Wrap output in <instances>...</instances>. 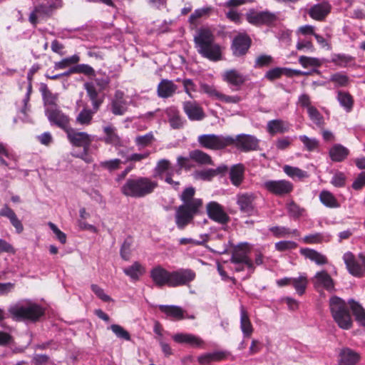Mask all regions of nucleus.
<instances>
[{
    "instance_id": "15",
    "label": "nucleus",
    "mask_w": 365,
    "mask_h": 365,
    "mask_svg": "<svg viewBox=\"0 0 365 365\" xmlns=\"http://www.w3.org/2000/svg\"><path fill=\"white\" fill-rule=\"evenodd\" d=\"M66 133L68 140L71 144L77 147H83L87 149L93 140L92 137L86 132H78L69 127Z\"/></svg>"
},
{
    "instance_id": "14",
    "label": "nucleus",
    "mask_w": 365,
    "mask_h": 365,
    "mask_svg": "<svg viewBox=\"0 0 365 365\" xmlns=\"http://www.w3.org/2000/svg\"><path fill=\"white\" fill-rule=\"evenodd\" d=\"M233 144L235 146L244 152L256 150L259 147V140L251 135L240 134L235 138L232 137Z\"/></svg>"
},
{
    "instance_id": "50",
    "label": "nucleus",
    "mask_w": 365,
    "mask_h": 365,
    "mask_svg": "<svg viewBox=\"0 0 365 365\" xmlns=\"http://www.w3.org/2000/svg\"><path fill=\"white\" fill-rule=\"evenodd\" d=\"M154 140V135L152 132H150L145 135L137 136L135 138L134 142L138 147V149H142L150 145Z\"/></svg>"
},
{
    "instance_id": "38",
    "label": "nucleus",
    "mask_w": 365,
    "mask_h": 365,
    "mask_svg": "<svg viewBox=\"0 0 365 365\" xmlns=\"http://www.w3.org/2000/svg\"><path fill=\"white\" fill-rule=\"evenodd\" d=\"M240 329L245 337H250L253 332V327L248 314L243 307L240 309Z\"/></svg>"
},
{
    "instance_id": "29",
    "label": "nucleus",
    "mask_w": 365,
    "mask_h": 365,
    "mask_svg": "<svg viewBox=\"0 0 365 365\" xmlns=\"http://www.w3.org/2000/svg\"><path fill=\"white\" fill-rule=\"evenodd\" d=\"M173 340L180 344H187L192 346L198 347L203 344V341L191 334L178 333L173 336Z\"/></svg>"
},
{
    "instance_id": "52",
    "label": "nucleus",
    "mask_w": 365,
    "mask_h": 365,
    "mask_svg": "<svg viewBox=\"0 0 365 365\" xmlns=\"http://www.w3.org/2000/svg\"><path fill=\"white\" fill-rule=\"evenodd\" d=\"M310 120L319 128L324 125V117L315 107H310L307 110Z\"/></svg>"
},
{
    "instance_id": "49",
    "label": "nucleus",
    "mask_w": 365,
    "mask_h": 365,
    "mask_svg": "<svg viewBox=\"0 0 365 365\" xmlns=\"http://www.w3.org/2000/svg\"><path fill=\"white\" fill-rule=\"evenodd\" d=\"M227 170V166H220L216 170L208 169L206 170L197 172L196 173V176L197 178L203 180H210L214 176H215L218 173L225 172Z\"/></svg>"
},
{
    "instance_id": "44",
    "label": "nucleus",
    "mask_w": 365,
    "mask_h": 365,
    "mask_svg": "<svg viewBox=\"0 0 365 365\" xmlns=\"http://www.w3.org/2000/svg\"><path fill=\"white\" fill-rule=\"evenodd\" d=\"M337 100L346 112H350L352 110L354 100L349 93L339 91L337 94Z\"/></svg>"
},
{
    "instance_id": "48",
    "label": "nucleus",
    "mask_w": 365,
    "mask_h": 365,
    "mask_svg": "<svg viewBox=\"0 0 365 365\" xmlns=\"http://www.w3.org/2000/svg\"><path fill=\"white\" fill-rule=\"evenodd\" d=\"M270 232L276 237H286L289 235L299 236V232L297 230H291L285 227L275 226L269 228Z\"/></svg>"
},
{
    "instance_id": "25",
    "label": "nucleus",
    "mask_w": 365,
    "mask_h": 365,
    "mask_svg": "<svg viewBox=\"0 0 365 365\" xmlns=\"http://www.w3.org/2000/svg\"><path fill=\"white\" fill-rule=\"evenodd\" d=\"M331 9V6L328 2L323 1L312 6L308 14L312 19L316 21H323L330 13Z\"/></svg>"
},
{
    "instance_id": "46",
    "label": "nucleus",
    "mask_w": 365,
    "mask_h": 365,
    "mask_svg": "<svg viewBox=\"0 0 365 365\" xmlns=\"http://www.w3.org/2000/svg\"><path fill=\"white\" fill-rule=\"evenodd\" d=\"M349 154V150L341 145H336L331 148L329 155L334 161L343 160Z\"/></svg>"
},
{
    "instance_id": "35",
    "label": "nucleus",
    "mask_w": 365,
    "mask_h": 365,
    "mask_svg": "<svg viewBox=\"0 0 365 365\" xmlns=\"http://www.w3.org/2000/svg\"><path fill=\"white\" fill-rule=\"evenodd\" d=\"M123 272L133 280H138L145 272V268L140 262H135L130 266L123 269Z\"/></svg>"
},
{
    "instance_id": "41",
    "label": "nucleus",
    "mask_w": 365,
    "mask_h": 365,
    "mask_svg": "<svg viewBox=\"0 0 365 365\" xmlns=\"http://www.w3.org/2000/svg\"><path fill=\"white\" fill-rule=\"evenodd\" d=\"M97 110H90L88 108H83L76 116V123L81 125H91L94 113Z\"/></svg>"
},
{
    "instance_id": "43",
    "label": "nucleus",
    "mask_w": 365,
    "mask_h": 365,
    "mask_svg": "<svg viewBox=\"0 0 365 365\" xmlns=\"http://www.w3.org/2000/svg\"><path fill=\"white\" fill-rule=\"evenodd\" d=\"M307 284L308 279L305 274L292 278V285L299 295H302L305 292Z\"/></svg>"
},
{
    "instance_id": "33",
    "label": "nucleus",
    "mask_w": 365,
    "mask_h": 365,
    "mask_svg": "<svg viewBox=\"0 0 365 365\" xmlns=\"http://www.w3.org/2000/svg\"><path fill=\"white\" fill-rule=\"evenodd\" d=\"M245 167L242 164L232 165L229 172L232 184L236 187L241 185L244 180Z\"/></svg>"
},
{
    "instance_id": "40",
    "label": "nucleus",
    "mask_w": 365,
    "mask_h": 365,
    "mask_svg": "<svg viewBox=\"0 0 365 365\" xmlns=\"http://www.w3.org/2000/svg\"><path fill=\"white\" fill-rule=\"evenodd\" d=\"M170 125L173 128H180L182 126V118L180 115L179 110L175 107H170L166 110Z\"/></svg>"
},
{
    "instance_id": "12",
    "label": "nucleus",
    "mask_w": 365,
    "mask_h": 365,
    "mask_svg": "<svg viewBox=\"0 0 365 365\" xmlns=\"http://www.w3.org/2000/svg\"><path fill=\"white\" fill-rule=\"evenodd\" d=\"M45 114L52 125H55L65 131L69 128V117L58 107L46 108Z\"/></svg>"
},
{
    "instance_id": "31",
    "label": "nucleus",
    "mask_w": 365,
    "mask_h": 365,
    "mask_svg": "<svg viewBox=\"0 0 365 365\" xmlns=\"http://www.w3.org/2000/svg\"><path fill=\"white\" fill-rule=\"evenodd\" d=\"M53 7L51 6H46L43 4H40L36 6L34 11L30 14L29 16V21L30 23L36 26L38 23V18H44L51 14Z\"/></svg>"
},
{
    "instance_id": "13",
    "label": "nucleus",
    "mask_w": 365,
    "mask_h": 365,
    "mask_svg": "<svg viewBox=\"0 0 365 365\" xmlns=\"http://www.w3.org/2000/svg\"><path fill=\"white\" fill-rule=\"evenodd\" d=\"M222 79L227 83L233 91H240L245 83L246 78L236 69H229L222 73Z\"/></svg>"
},
{
    "instance_id": "32",
    "label": "nucleus",
    "mask_w": 365,
    "mask_h": 365,
    "mask_svg": "<svg viewBox=\"0 0 365 365\" xmlns=\"http://www.w3.org/2000/svg\"><path fill=\"white\" fill-rule=\"evenodd\" d=\"M299 252L304 257L315 262L318 265H322L328 263L327 257L317 250L309 248H302Z\"/></svg>"
},
{
    "instance_id": "19",
    "label": "nucleus",
    "mask_w": 365,
    "mask_h": 365,
    "mask_svg": "<svg viewBox=\"0 0 365 365\" xmlns=\"http://www.w3.org/2000/svg\"><path fill=\"white\" fill-rule=\"evenodd\" d=\"M251 44L250 38L245 34H240L236 36L232 43L231 48L236 56L245 55Z\"/></svg>"
},
{
    "instance_id": "27",
    "label": "nucleus",
    "mask_w": 365,
    "mask_h": 365,
    "mask_svg": "<svg viewBox=\"0 0 365 365\" xmlns=\"http://www.w3.org/2000/svg\"><path fill=\"white\" fill-rule=\"evenodd\" d=\"M313 283L316 287H323L327 290L334 288L333 280L326 271L317 272L313 278Z\"/></svg>"
},
{
    "instance_id": "60",
    "label": "nucleus",
    "mask_w": 365,
    "mask_h": 365,
    "mask_svg": "<svg viewBox=\"0 0 365 365\" xmlns=\"http://www.w3.org/2000/svg\"><path fill=\"white\" fill-rule=\"evenodd\" d=\"M330 81L336 86L344 87L349 84V77L341 73H336L331 76Z\"/></svg>"
},
{
    "instance_id": "61",
    "label": "nucleus",
    "mask_w": 365,
    "mask_h": 365,
    "mask_svg": "<svg viewBox=\"0 0 365 365\" xmlns=\"http://www.w3.org/2000/svg\"><path fill=\"white\" fill-rule=\"evenodd\" d=\"M121 163L122 162L120 159L115 158L109 160L101 161L100 163V166L111 172L119 169Z\"/></svg>"
},
{
    "instance_id": "4",
    "label": "nucleus",
    "mask_w": 365,
    "mask_h": 365,
    "mask_svg": "<svg viewBox=\"0 0 365 365\" xmlns=\"http://www.w3.org/2000/svg\"><path fill=\"white\" fill-rule=\"evenodd\" d=\"M8 311L15 320L36 321L43 314L42 307L31 301L19 302L10 306Z\"/></svg>"
},
{
    "instance_id": "9",
    "label": "nucleus",
    "mask_w": 365,
    "mask_h": 365,
    "mask_svg": "<svg viewBox=\"0 0 365 365\" xmlns=\"http://www.w3.org/2000/svg\"><path fill=\"white\" fill-rule=\"evenodd\" d=\"M196 274L190 269H180L170 272V287L187 285L195 279Z\"/></svg>"
},
{
    "instance_id": "30",
    "label": "nucleus",
    "mask_w": 365,
    "mask_h": 365,
    "mask_svg": "<svg viewBox=\"0 0 365 365\" xmlns=\"http://www.w3.org/2000/svg\"><path fill=\"white\" fill-rule=\"evenodd\" d=\"M40 91L42 94L45 109L58 107V95L57 93H53L46 84H41Z\"/></svg>"
},
{
    "instance_id": "21",
    "label": "nucleus",
    "mask_w": 365,
    "mask_h": 365,
    "mask_svg": "<svg viewBox=\"0 0 365 365\" xmlns=\"http://www.w3.org/2000/svg\"><path fill=\"white\" fill-rule=\"evenodd\" d=\"M150 278L158 287H170V272L161 266H156L150 270Z\"/></svg>"
},
{
    "instance_id": "63",
    "label": "nucleus",
    "mask_w": 365,
    "mask_h": 365,
    "mask_svg": "<svg viewBox=\"0 0 365 365\" xmlns=\"http://www.w3.org/2000/svg\"><path fill=\"white\" fill-rule=\"evenodd\" d=\"M150 152L145 151L142 153H132L131 155H127L125 158V163L128 162H133V163H137V162H141L142 160L148 158L150 156Z\"/></svg>"
},
{
    "instance_id": "24",
    "label": "nucleus",
    "mask_w": 365,
    "mask_h": 365,
    "mask_svg": "<svg viewBox=\"0 0 365 365\" xmlns=\"http://www.w3.org/2000/svg\"><path fill=\"white\" fill-rule=\"evenodd\" d=\"M255 196L252 193H242L237 196V204L242 212L250 215L254 211Z\"/></svg>"
},
{
    "instance_id": "36",
    "label": "nucleus",
    "mask_w": 365,
    "mask_h": 365,
    "mask_svg": "<svg viewBox=\"0 0 365 365\" xmlns=\"http://www.w3.org/2000/svg\"><path fill=\"white\" fill-rule=\"evenodd\" d=\"M84 88L86 89L88 96L92 101L93 108L95 110H98L102 101L98 99V95L100 91L98 88L93 82H88L84 84Z\"/></svg>"
},
{
    "instance_id": "2",
    "label": "nucleus",
    "mask_w": 365,
    "mask_h": 365,
    "mask_svg": "<svg viewBox=\"0 0 365 365\" xmlns=\"http://www.w3.org/2000/svg\"><path fill=\"white\" fill-rule=\"evenodd\" d=\"M158 187V182L148 178L140 177L128 179L121 188L122 192L128 197L140 198L150 193Z\"/></svg>"
},
{
    "instance_id": "62",
    "label": "nucleus",
    "mask_w": 365,
    "mask_h": 365,
    "mask_svg": "<svg viewBox=\"0 0 365 365\" xmlns=\"http://www.w3.org/2000/svg\"><path fill=\"white\" fill-rule=\"evenodd\" d=\"M324 240V236L319 232L312 233L304 236L302 238L303 242L306 244H319Z\"/></svg>"
},
{
    "instance_id": "1",
    "label": "nucleus",
    "mask_w": 365,
    "mask_h": 365,
    "mask_svg": "<svg viewBox=\"0 0 365 365\" xmlns=\"http://www.w3.org/2000/svg\"><path fill=\"white\" fill-rule=\"evenodd\" d=\"M215 40L213 32L206 27L197 29L194 36L195 48L197 53L211 61L222 59V48Z\"/></svg>"
},
{
    "instance_id": "8",
    "label": "nucleus",
    "mask_w": 365,
    "mask_h": 365,
    "mask_svg": "<svg viewBox=\"0 0 365 365\" xmlns=\"http://www.w3.org/2000/svg\"><path fill=\"white\" fill-rule=\"evenodd\" d=\"M173 172L174 170L171 166L170 162L168 160L162 159L157 163L154 170V176L161 179L164 178L166 182L173 185L174 188L178 189L180 183L172 179Z\"/></svg>"
},
{
    "instance_id": "7",
    "label": "nucleus",
    "mask_w": 365,
    "mask_h": 365,
    "mask_svg": "<svg viewBox=\"0 0 365 365\" xmlns=\"http://www.w3.org/2000/svg\"><path fill=\"white\" fill-rule=\"evenodd\" d=\"M250 251V247L248 243L242 242L238 244L232 250L231 262L234 264H244L247 268L253 270V263L248 257Z\"/></svg>"
},
{
    "instance_id": "57",
    "label": "nucleus",
    "mask_w": 365,
    "mask_h": 365,
    "mask_svg": "<svg viewBox=\"0 0 365 365\" xmlns=\"http://www.w3.org/2000/svg\"><path fill=\"white\" fill-rule=\"evenodd\" d=\"M299 62L304 68L319 67L322 65V62L319 58L304 56L299 58Z\"/></svg>"
},
{
    "instance_id": "10",
    "label": "nucleus",
    "mask_w": 365,
    "mask_h": 365,
    "mask_svg": "<svg viewBox=\"0 0 365 365\" xmlns=\"http://www.w3.org/2000/svg\"><path fill=\"white\" fill-rule=\"evenodd\" d=\"M246 19L250 24L255 26L269 25L277 20V16L274 13L268 11H255L251 10L246 14Z\"/></svg>"
},
{
    "instance_id": "58",
    "label": "nucleus",
    "mask_w": 365,
    "mask_h": 365,
    "mask_svg": "<svg viewBox=\"0 0 365 365\" xmlns=\"http://www.w3.org/2000/svg\"><path fill=\"white\" fill-rule=\"evenodd\" d=\"M274 247L279 252H285L294 250L297 247V244L291 240H282L275 243Z\"/></svg>"
},
{
    "instance_id": "34",
    "label": "nucleus",
    "mask_w": 365,
    "mask_h": 365,
    "mask_svg": "<svg viewBox=\"0 0 365 365\" xmlns=\"http://www.w3.org/2000/svg\"><path fill=\"white\" fill-rule=\"evenodd\" d=\"M289 128L290 125L287 122L280 119L269 120L267 125V132L272 135L277 133H284L287 132Z\"/></svg>"
},
{
    "instance_id": "17",
    "label": "nucleus",
    "mask_w": 365,
    "mask_h": 365,
    "mask_svg": "<svg viewBox=\"0 0 365 365\" xmlns=\"http://www.w3.org/2000/svg\"><path fill=\"white\" fill-rule=\"evenodd\" d=\"M129 103L121 91H116L110 102V110L115 115H124L128 108Z\"/></svg>"
},
{
    "instance_id": "54",
    "label": "nucleus",
    "mask_w": 365,
    "mask_h": 365,
    "mask_svg": "<svg viewBox=\"0 0 365 365\" xmlns=\"http://www.w3.org/2000/svg\"><path fill=\"white\" fill-rule=\"evenodd\" d=\"M80 61V57L78 55H73L68 58H63L61 61L56 62L54 68L56 70L64 69L71 64L77 63Z\"/></svg>"
},
{
    "instance_id": "53",
    "label": "nucleus",
    "mask_w": 365,
    "mask_h": 365,
    "mask_svg": "<svg viewBox=\"0 0 365 365\" xmlns=\"http://www.w3.org/2000/svg\"><path fill=\"white\" fill-rule=\"evenodd\" d=\"M195 193V188H193L192 187H189L185 189V190L180 195V199L183 202L182 205H187L192 206L195 200H199L198 198L193 197Z\"/></svg>"
},
{
    "instance_id": "20",
    "label": "nucleus",
    "mask_w": 365,
    "mask_h": 365,
    "mask_svg": "<svg viewBox=\"0 0 365 365\" xmlns=\"http://www.w3.org/2000/svg\"><path fill=\"white\" fill-rule=\"evenodd\" d=\"M207 212L211 220L218 223L225 224L229 221V216L216 202H210L207 205Z\"/></svg>"
},
{
    "instance_id": "11",
    "label": "nucleus",
    "mask_w": 365,
    "mask_h": 365,
    "mask_svg": "<svg viewBox=\"0 0 365 365\" xmlns=\"http://www.w3.org/2000/svg\"><path fill=\"white\" fill-rule=\"evenodd\" d=\"M262 187L269 192L275 195H285L293 190V185L285 180H267L262 184Z\"/></svg>"
},
{
    "instance_id": "45",
    "label": "nucleus",
    "mask_w": 365,
    "mask_h": 365,
    "mask_svg": "<svg viewBox=\"0 0 365 365\" xmlns=\"http://www.w3.org/2000/svg\"><path fill=\"white\" fill-rule=\"evenodd\" d=\"M283 170L287 175H288L289 178L292 179L297 178L299 180H302L308 178L309 176L308 173L306 171L302 170L299 168L292 167L287 165L283 167Z\"/></svg>"
},
{
    "instance_id": "37",
    "label": "nucleus",
    "mask_w": 365,
    "mask_h": 365,
    "mask_svg": "<svg viewBox=\"0 0 365 365\" xmlns=\"http://www.w3.org/2000/svg\"><path fill=\"white\" fill-rule=\"evenodd\" d=\"M350 309H351L353 314L355 317L356 321L360 326L365 327V310L362 306L354 299H349L348 301Z\"/></svg>"
},
{
    "instance_id": "6",
    "label": "nucleus",
    "mask_w": 365,
    "mask_h": 365,
    "mask_svg": "<svg viewBox=\"0 0 365 365\" xmlns=\"http://www.w3.org/2000/svg\"><path fill=\"white\" fill-rule=\"evenodd\" d=\"M197 142L204 148L217 150L232 145L234 141L230 135L203 134L197 137Z\"/></svg>"
},
{
    "instance_id": "51",
    "label": "nucleus",
    "mask_w": 365,
    "mask_h": 365,
    "mask_svg": "<svg viewBox=\"0 0 365 365\" xmlns=\"http://www.w3.org/2000/svg\"><path fill=\"white\" fill-rule=\"evenodd\" d=\"M331 61L339 67L345 68L352 63L353 58L345 54H333Z\"/></svg>"
},
{
    "instance_id": "47",
    "label": "nucleus",
    "mask_w": 365,
    "mask_h": 365,
    "mask_svg": "<svg viewBox=\"0 0 365 365\" xmlns=\"http://www.w3.org/2000/svg\"><path fill=\"white\" fill-rule=\"evenodd\" d=\"M190 158L200 164L211 165L212 163L211 157L200 150H195L190 152Z\"/></svg>"
},
{
    "instance_id": "5",
    "label": "nucleus",
    "mask_w": 365,
    "mask_h": 365,
    "mask_svg": "<svg viewBox=\"0 0 365 365\" xmlns=\"http://www.w3.org/2000/svg\"><path fill=\"white\" fill-rule=\"evenodd\" d=\"M202 207V200H196L192 206L181 205L175 209V224L179 229L185 228L190 224L193 217L200 212Z\"/></svg>"
},
{
    "instance_id": "64",
    "label": "nucleus",
    "mask_w": 365,
    "mask_h": 365,
    "mask_svg": "<svg viewBox=\"0 0 365 365\" xmlns=\"http://www.w3.org/2000/svg\"><path fill=\"white\" fill-rule=\"evenodd\" d=\"M91 288L95 294L102 301L107 302L112 300V299L105 293L104 289L100 287L98 285L91 284Z\"/></svg>"
},
{
    "instance_id": "59",
    "label": "nucleus",
    "mask_w": 365,
    "mask_h": 365,
    "mask_svg": "<svg viewBox=\"0 0 365 365\" xmlns=\"http://www.w3.org/2000/svg\"><path fill=\"white\" fill-rule=\"evenodd\" d=\"M299 140L303 143L306 149L309 151H312L318 148L319 141L314 138H309L307 135H300Z\"/></svg>"
},
{
    "instance_id": "42",
    "label": "nucleus",
    "mask_w": 365,
    "mask_h": 365,
    "mask_svg": "<svg viewBox=\"0 0 365 365\" xmlns=\"http://www.w3.org/2000/svg\"><path fill=\"white\" fill-rule=\"evenodd\" d=\"M319 200L327 207L337 208L339 207V203L336 198L329 191L322 190L319 194Z\"/></svg>"
},
{
    "instance_id": "16",
    "label": "nucleus",
    "mask_w": 365,
    "mask_h": 365,
    "mask_svg": "<svg viewBox=\"0 0 365 365\" xmlns=\"http://www.w3.org/2000/svg\"><path fill=\"white\" fill-rule=\"evenodd\" d=\"M343 259L346 264L349 273L356 277H361L365 273V258H361V264H359L355 259L354 255L350 252H346L343 256Z\"/></svg>"
},
{
    "instance_id": "56",
    "label": "nucleus",
    "mask_w": 365,
    "mask_h": 365,
    "mask_svg": "<svg viewBox=\"0 0 365 365\" xmlns=\"http://www.w3.org/2000/svg\"><path fill=\"white\" fill-rule=\"evenodd\" d=\"M200 91L206 93L210 98L218 100L221 92L219 91L215 86L207 83L200 84Z\"/></svg>"
},
{
    "instance_id": "23",
    "label": "nucleus",
    "mask_w": 365,
    "mask_h": 365,
    "mask_svg": "<svg viewBox=\"0 0 365 365\" xmlns=\"http://www.w3.org/2000/svg\"><path fill=\"white\" fill-rule=\"evenodd\" d=\"M103 131L104 133L103 141L106 144L116 148L123 146L121 138L118 134L117 128L114 125L108 124L103 127Z\"/></svg>"
},
{
    "instance_id": "3",
    "label": "nucleus",
    "mask_w": 365,
    "mask_h": 365,
    "mask_svg": "<svg viewBox=\"0 0 365 365\" xmlns=\"http://www.w3.org/2000/svg\"><path fill=\"white\" fill-rule=\"evenodd\" d=\"M329 307L333 320L339 328L348 330L352 327L353 321L344 300L336 296L332 297L329 299Z\"/></svg>"
},
{
    "instance_id": "55",
    "label": "nucleus",
    "mask_w": 365,
    "mask_h": 365,
    "mask_svg": "<svg viewBox=\"0 0 365 365\" xmlns=\"http://www.w3.org/2000/svg\"><path fill=\"white\" fill-rule=\"evenodd\" d=\"M109 329L113 332V334L119 339L125 341L130 340V334L125 330L123 327L119 324H111Z\"/></svg>"
},
{
    "instance_id": "28",
    "label": "nucleus",
    "mask_w": 365,
    "mask_h": 365,
    "mask_svg": "<svg viewBox=\"0 0 365 365\" xmlns=\"http://www.w3.org/2000/svg\"><path fill=\"white\" fill-rule=\"evenodd\" d=\"M158 308L167 317L174 320H181L185 318V312L180 307L175 305H159Z\"/></svg>"
},
{
    "instance_id": "39",
    "label": "nucleus",
    "mask_w": 365,
    "mask_h": 365,
    "mask_svg": "<svg viewBox=\"0 0 365 365\" xmlns=\"http://www.w3.org/2000/svg\"><path fill=\"white\" fill-rule=\"evenodd\" d=\"M213 8L211 6H205L195 9V11L189 17L190 24L197 26V21L201 18L208 17L212 12Z\"/></svg>"
},
{
    "instance_id": "22",
    "label": "nucleus",
    "mask_w": 365,
    "mask_h": 365,
    "mask_svg": "<svg viewBox=\"0 0 365 365\" xmlns=\"http://www.w3.org/2000/svg\"><path fill=\"white\" fill-rule=\"evenodd\" d=\"M183 110L191 120H201L205 118L203 109L195 101L184 102Z\"/></svg>"
},
{
    "instance_id": "18",
    "label": "nucleus",
    "mask_w": 365,
    "mask_h": 365,
    "mask_svg": "<svg viewBox=\"0 0 365 365\" xmlns=\"http://www.w3.org/2000/svg\"><path fill=\"white\" fill-rule=\"evenodd\" d=\"M361 360V354L349 348L344 347L340 349L338 359V365H357Z\"/></svg>"
},
{
    "instance_id": "26",
    "label": "nucleus",
    "mask_w": 365,
    "mask_h": 365,
    "mask_svg": "<svg viewBox=\"0 0 365 365\" xmlns=\"http://www.w3.org/2000/svg\"><path fill=\"white\" fill-rule=\"evenodd\" d=\"M177 89V85L172 81L163 79L157 87V93L160 98H168L173 96Z\"/></svg>"
}]
</instances>
